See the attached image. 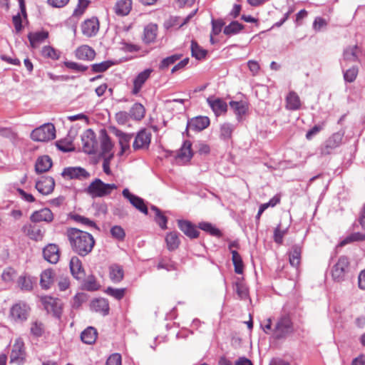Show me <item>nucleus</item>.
I'll return each mask as SVG.
<instances>
[{"label": "nucleus", "mask_w": 365, "mask_h": 365, "mask_svg": "<svg viewBox=\"0 0 365 365\" xmlns=\"http://www.w3.org/2000/svg\"><path fill=\"white\" fill-rule=\"evenodd\" d=\"M113 147V144L112 143L106 131H102L101 134V155L103 157H106L109 155H113V153L111 152Z\"/></svg>", "instance_id": "b1692460"}, {"label": "nucleus", "mask_w": 365, "mask_h": 365, "mask_svg": "<svg viewBox=\"0 0 365 365\" xmlns=\"http://www.w3.org/2000/svg\"><path fill=\"white\" fill-rule=\"evenodd\" d=\"M129 113L126 111H119L115 114V120L120 125L126 124L130 119Z\"/></svg>", "instance_id": "774afa93"}, {"label": "nucleus", "mask_w": 365, "mask_h": 365, "mask_svg": "<svg viewBox=\"0 0 365 365\" xmlns=\"http://www.w3.org/2000/svg\"><path fill=\"white\" fill-rule=\"evenodd\" d=\"M57 148L63 152H70L74 150L72 143L66 140H59L56 143Z\"/></svg>", "instance_id": "338daca9"}, {"label": "nucleus", "mask_w": 365, "mask_h": 365, "mask_svg": "<svg viewBox=\"0 0 365 365\" xmlns=\"http://www.w3.org/2000/svg\"><path fill=\"white\" fill-rule=\"evenodd\" d=\"M157 268L158 269H165L167 271L175 270L177 269L176 264L171 260L162 259L160 260Z\"/></svg>", "instance_id": "13d9d810"}, {"label": "nucleus", "mask_w": 365, "mask_h": 365, "mask_svg": "<svg viewBox=\"0 0 365 365\" xmlns=\"http://www.w3.org/2000/svg\"><path fill=\"white\" fill-rule=\"evenodd\" d=\"M207 101L216 115H220L227 111V105L222 99L208 98Z\"/></svg>", "instance_id": "4be33fe9"}, {"label": "nucleus", "mask_w": 365, "mask_h": 365, "mask_svg": "<svg viewBox=\"0 0 365 365\" xmlns=\"http://www.w3.org/2000/svg\"><path fill=\"white\" fill-rule=\"evenodd\" d=\"M91 306L95 311L103 313L104 315H106L108 313L109 305L107 300L105 299L101 298L93 300Z\"/></svg>", "instance_id": "72a5a7b5"}, {"label": "nucleus", "mask_w": 365, "mask_h": 365, "mask_svg": "<svg viewBox=\"0 0 365 365\" xmlns=\"http://www.w3.org/2000/svg\"><path fill=\"white\" fill-rule=\"evenodd\" d=\"M151 132L148 130L143 129L140 130L135 136L133 144L135 150H146L149 148L151 141Z\"/></svg>", "instance_id": "6e6552de"}, {"label": "nucleus", "mask_w": 365, "mask_h": 365, "mask_svg": "<svg viewBox=\"0 0 365 365\" xmlns=\"http://www.w3.org/2000/svg\"><path fill=\"white\" fill-rule=\"evenodd\" d=\"M52 166L51 159L48 155L39 157L35 165V170L37 173L48 171Z\"/></svg>", "instance_id": "bb28decb"}, {"label": "nucleus", "mask_w": 365, "mask_h": 365, "mask_svg": "<svg viewBox=\"0 0 365 365\" xmlns=\"http://www.w3.org/2000/svg\"><path fill=\"white\" fill-rule=\"evenodd\" d=\"M192 143L189 140H185L180 149L178 150L177 158L183 163L190 160L192 157V151L191 149Z\"/></svg>", "instance_id": "5701e85b"}, {"label": "nucleus", "mask_w": 365, "mask_h": 365, "mask_svg": "<svg viewBox=\"0 0 365 365\" xmlns=\"http://www.w3.org/2000/svg\"><path fill=\"white\" fill-rule=\"evenodd\" d=\"M212 29L210 35V41L213 43V35H217L221 32L222 28L223 26V23L220 20H212Z\"/></svg>", "instance_id": "0e129e2a"}, {"label": "nucleus", "mask_w": 365, "mask_h": 365, "mask_svg": "<svg viewBox=\"0 0 365 365\" xmlns=\"http://www.w3.org/2000/svg\"><path fill=\"white\" fill-rule=\"evenodd\" d=\"M88 4L89 1L88 0H78L77 7L73 11V16H78L82 15L88 7Z\"/></svg>", "instance_id": "e2e57ef3"}, {"label": "nucleus", "mask_w": 365, "mask_h": 365, "mask_svg": "<svg viewBox=\"0 0 365 365\" xmlns=\"http://www.w3.org/2000/svg\"><path fill=\"white\" fill-rule=\"evenodd\" d=\"M358 68L352 66L351 68L344 71V78L346 82L352 83L355 81L358 75Z\"/></svg>", "instance_id": "3c124183"}, {"label": "nucleus", "mask_w": 365, "mask_h": 365, "mask_svg": "<svg viewBox=\"0 0 365 365\" xmlns=\"http://www.w3.org/2000/svg\"><path fill=\"white\" fill-rule=\"evenodd\" d=\"M132 8V0H120L116 2L114 10L118 16H126Z\"/></svg>", "instance_id": "cd10ccee"}, {"label": "nucleus", "mask_w": 365, "mask_h": 365, "mask_svg": "<svg viewBox=\"0 0 365 365\" xmlns=\"http://www.w3.org/2000/svg\"><path fill=\"white\" fill-rule=\"evenodd\" d=\"M56 137V129L53 124L46 123L34 129L31 138L34 141L45 142L53 140Z\"/></svg>", "instance_id": "20e7f679"}, {"label": "nucleus", "mask_w": 365, "mask_h": 365, "mask_svg": "<svg viewBox=\"0 0 365 365\" xmlns=\"http://www.w3.org/2000/svg\"><path fill=\"white\" fill-rule=\"evenodd\" d=\"M30 307L23 302H19L14 304L10 309V317L17 323H22L26 321L29 317Z\"/></svg>", "instance_id": "39448f33"}, {"label": "nucleus", "mask_w": 365, "mask_h": 365, "mask_svg": "<svg viewBox=\"0 0 365 365\" xmlns=\"http://www.w3.org/2000/svg\"><path fill=\"white\" fill-rule=\"evenodd\" d=\"M113 65V63L109 61H103L99 63L92 65V70L96 73H101L106 71Z\"/></svg>", "instance_id": "052dcab7"}, {"label": "nucleus", "mask_w": 365, "mask_h": 365, "mask_svg": "<svg viewBox=\"0 0 365 365\" xmlns=\"http://www.w3.org/2000/svg\"><path fill=\"white\" fill-rule=\"evenodd\" d=\"M178 225L180 230L190 238H197L199 232L195 227L187 220H180L178 221Z\"/></svg>", "instance_id": "412c9836"}, {"label": "nucleus", "mask_w": 365, "mask_h": 365, "mask_svg": "<svg viewBox=\"0 0 365 365\" xmlns=\"http://www.w3.org/2000/svg\"><path fill=\"white\" fill-rule=\"evenodd\" d=\"M17 277L16 271L12 267H6L1 274V279L4 282L9 283L13 282Z\"/></svg>", "instance_id": "de8ad7c7"}, {"label": "nucleus", "mask_w": 365, "mask_h": 365, "mask_svg": "<svg viewBox=\"0 0 365 365\" xmlns=\"http://www.w3.org/2000/svg\"><path fill=\"white\" fill-rule=\"evenodd\" d=\"M191 53L192 56L198 60L205 57L207 51L202 48L195 41L191 42Z\"/></svg>", "instance_id": "a19ab883"}, {"label": "nucleus", "mask_w": 365, "mask_h": 365, "mask_svg": "<svg viewBox=\"0 0 365 365\" xmlns=\"http://www.w3.org/2000/svg\"><path fill=\"white\" fill-rule=\"evenodd\" d=\"M117 135L119 138V143L121 147L120 153L123 154L130 148V141L132 138V135L129 134L124 133L121 131H117Z\"/></svg>", "instance_id": "c9c22d12"}, {"label": "nucleus", "mask_w": 365, "mask_h": 365, "mask_svg": "<svg viewBox=\"0 0 365 365\" xmlns=\"http://www.w3.org/2000/svg\"><path fill=\"white\" fill-rule=\"evenodd\" d=\"M112 237L118 240L122 241L125 237V232L123 228L119 225H115L110 229Z\"/></svg>", "instance_id": "6e6d98bb"}, {"label": "nucleus", "mask_w": 365, "mask_h": 365, "mask_svg": "<svg viewBox=\"0 0 365 365\" xmlns=\"http://www.w3.org/2000/svg\"><path fill=\"white\" fill-rule=\"evenodd\" d=\"M158 26L155 24L147 25L143 31V41L145 43H150L155 41L157 36Z\"/></svg>", "instance_id": "c85d7f7f"}, {"label": "nucleus", "mask_w": 365, "mask_h": 365, "mask_svg": "<svg viewBox=\"0 0 365 365\" xmlns=\"http://www.w3.org/2000/svg\"><path fill=\"white\" fill-rule=\"evenodd\" d=\"M145 109L144 106L139 103H135L131 107L129 115L131 118L135 120H140L145 116Z\"/></svg>", "instance_id": "473e14b6"}, {"label": "nucleus", "mask_w": 365, "mask_h": 365, "mask_svg": "<svg viewBox=\"0 0 365 365\" xmlns=\"http://www.w3.org/2000/svg\"><path fill=\"white\" fill-rule=\"evenodd\" d=\"M62 175L69 179L83 180L88 178L90 175L84 169L81 167H70L63 170Z\"/></svg>", "instance_id": "f8f14e48"}, {"label": "nucleus", "mask_w": 365, "mask_h": 365, "mask_svg": "<svg viewBox=\"0 0 365 365\" xmlns=\"http://www.w3.org/2000/svg\"><path fill=\"white\" fill-rule=\"evenodd\" d=\"M180 55L175 54L164 58L160 63V68H167L169 66L175 63L177 61H178L180 58Z\"/></svg>", "instance_id": "4d7b16f0"}, {"label": "nucleus", "mask_w": 365, "mask_h": 365, "mask_svg": "<svg viewBox=\"0 0 365 365\" xmlns=\"http://www.w3.org/2000/svg\"><path fill=\"white\" fill-rule=\"evenodd\" d=\"M41 54L45 58H49L53 60H58L60 57V52L50 46L43 47Z\"/></svg>", "instance_id": "a18cd8bd"}, {"label": "nucleus", "mask_w": 365, "mask_h": 365, "mask_svg": "<svg viewBox=\"0 0 365 365\" xmlns=\"http://www.w3.org/2000/svg\"><path fill=\"white\" fill-rule=\"evenodd\" d=\"M365 240V235L361 232H354L346 237L341 242V246H344L351 242H361Z\"/></svg>", "instance_id": "8fccbe9b"}, {"label": "nucleus", "mask_w": 365, "mask_h": 365, "mask_svg": "<svg viewBox=\"0 0 365 365\" xmlns=\"http://www.w3.org/2000/svg\"><path fill=\"white\" fill-rule=\"evenodd\" d=\"M230 106L237 115L245 114L247 109L245 103L243 101H231Z\"/></svg>", "instance_id": "09e8293b"}, {"label": "nucleus", "mask_w": 365, "mask_h": 365, "mask_svg": "<svg viewBox=\"0 0 365 365\" xmlns=\"http://www.w3.org/2000/svg\"><path fill=\"white\" fill-rule=\"evenodd\" d=\"M75 55L79 60L92 61L95 58L96 52L89 46L82 45L76 48Z\"/></svg>", "instance_id": "aec40b11"}, {"label": "nucleus", "mask_w": 365, "mask_h": 365, "mask_svg": "<svg viewBox=\"0 0 365 365\" xmlns=\"http://www.w3.org/2000/svg\"><path fill=\"white\" fill-rule=\"evenodd\" d=\"M25 356L24 344L21 339H17L11 349L10 361L20 365L24 362Z\"/></svg>", "instance_id": "9d476101"}, {"label": "nucleus", "mask_w": 365, "mask_h": 365, "mask_svg": "<svg viewBox=\"0 0 365 365\" xmlns=\"http://www.w3.org/2000/svg\"><path fill=\"white\" fill-rule=\"evenodd\" d=\"M70 269L73 276L77 279H81L84 277V271L82 268L81 260L77 257H73L70 261Z\"/></svg>", "instance_id": "393cba45"}, {"label": "nucleus", "mask_w": 365, "mask_h": 365, "mask_svg": "<svg viewBox=\"0 0 365 365\" xmlns=\"http://www.w3.org/2000/svg\"><path fill=\"white\" fill-rule=\"evenodd\" d=\"M110 276L113 282H118L123 277V270L118 265H113L110 267Z\"/></svg>", "instance_id": "c03bdc74"}, {"label": "nucleus", "mask_w": 365, "mask_h": 365, "mask_svg": "<svg viewBox=\"0 0 365 365\" xmlns=\"http://www.w3.org/2000/svg\"><path fill=\"white\" fill-rule=\"evenodd\" d=\"M344 132L339 131L332 134L321 148V153L322 155H329L333 150L338 148L343 140Z\"/></svg>", "instance_id": "423d86ee"}, {"label": "nucleus", "mask_w": 365, "mask_h": 365, "mask_svg": "<svg viewBox=\"0 0 365 365\" xmlns=\"http://www.w3.org/2000/svg\"><path fill=\"white\" fill-rule=\"evenodd\" d=\"M233 130V125L227 123H223L220 126V138L225 140H229L232 136Z\"/></svg>", "instance_id": "37998d69"}, {"label": "nucleus", "mask_w": 365, "mask_h": 365, "mask_svg": "<svg viewBox=\"0 0 365 365\" xmlns=\"http://www.w3.org/2000/svg\"><path fill=\"white\" fill-rule=\"evenodd\" d=\"M198 227L201 229L202 230L208 232L212 236L215 237H220L221 236V232L219 229H217L216 227H215L213 225H212L210 222H200L198 225Z\"/></svg>", "instance_id": "58836bf2"}, {"label": "nucleus", "mask_w": 365, "mask_h": 365, "mask_svg": "<svg viewBox=\"0 0 365 365\" xmlns=\"http://www.w3.org/2000/svg\"><path fill=\"white\" fill-rule=\"evenodd\" d=\"M32 222H51L53 220V215L50 209L43 208L40 210L35 211L30 217Z\"/></svg>", "instance_id": "a211bd4d"}, {"label": "nucleus", "mask_w": 365, "mask_h": 365, "mask_svg": "<svg viewBox=\"0 0 365 365\" xmlns=\"http://www.w3.org/2000/svg\"><path fill=\"white\" fill-rule=\"evenodd\" d=\"M66 236L73 252L81 256L89 254L95 245L92 235L76 228H68Z\"/></svg>", "instance_id": "f257e3e1"}, {"label": "nucleus", "mask_w": 365, "mask_h": 365, "mask_svg": "<svg viewBox=\"0 0 365 365\" xmlns=\"http://www.w3.org/2000/svg\"><path fill=\"white\" fill-rule=\"evenodd\" d=\"M235 291L241 299H246L248 297V289L245 284L243 282L242 278H237L235 283Z\"/></svg>", "instance_id": "e433bc0d"}, {"label": "nucleus", "mask_w": 365, "mask_h": 365, "mask_svg": "<svg viewBox=\"0 0 365 365\" xmlns=\"http://www.w3.org/2000/svg\"><path fill=\"white\" fill-rule=\"evenodd\" d=\"M210 125V119L206 116H197L188 121L187 129L200 131Z\"/></svg>", "instance_id": "f3484780"}, {"label": "nucleus", "mask_w": 365, "mask_h": 365, "mask_svg": "<svg viewBox=\"0 0 365 365\" xmlns=\"http://www.w3.org/2000/svg\"><path fill=\"white\" fill-rule=\"evenodd\" d=\"M231 253L232 260L235 267V272L239 274H242L244 266L241 256L236 250H231Z\"/></svg>", "instance_id": "4c0bfd02"}, {"label": "nucleus", "mask_w": 365, "mask_h": 365, "mask_svg": "<svg viewBox=\"0 0 365 365\" xmlns=\"http://www.w3.org/2000/svg\"><path fill=\"white\" fill-rule=\"evenodd\" d=\"M83 287L86 290L93 291L97 290L98 289L99 285L98 284L94 277L90 276L85 281Z\"/></svg>", "instance_id": "680f3d73"}, {"label": "nucleus", "mask_w": 365, "mask_h": 365, "mask_svg": "<svg viewBox=\"0 0 365 365\" xmlns=\"http://www.w3.org/2000/svg\"><path fill=\"white\" fill-rule=\"evenodd\" d=\"M43 234V231L37 227H31V229L29 230V236L31 239L36 241L42 240Z\"/></svg>", "instance_id": "bf43d9fd"}, {"label": "nucleus", "mask_w": 365, "mask_h": 365, "mask_svg": "<svg viewBox=\"0 0 365 365\" xmlns=\"http://www.w3.org/2000/svg\"><path fill=\"white\" fill-rule=\"evenodd\" d=\"M44 332V325L43 323L36 321L31 323V333L36 336L39 337L43 335Z\"/></svg>", "instance_id": "603ef678"}, {"label": "nucleus", "mask_w": 365, "mask_h": 365, "mask_svg": "<svg viewBox=\"0 0 365 365\" xmlns=\"http://www.w3.org/2000/svg\"><path fill=\"white\" fill-rule=\"evenodd\" d=\"M168 249L169 250H176L180 245L178 234L176 232H171L165 237Z\"/></svg>", "instance_id": "f704fd0d"}, {"label": "nucleus", "mask_w": 365, "mask_h": 365, "mask_svg": "<svg viewBox=\"0 0 365 365\" xmlns=\"http://www.w3.org/2000/svg\"><path fill=\"white\" fill-rule=\"evenodd\" d=\"M98 29L99 22L96 17L84 21L81 25L82 33L88 37L95 36L98 31Z\"/></svg>", "instance_id": "2eb2a0df"}, {"label": "nucleus", "mask_w": 365, "mask_h": 365, "mask_svg": "<svg viewBox=\"0 0 365 365\" xmlns=\"http://www.w3.org/2000/svg\"><path fill=\"white\" fill-rule=\"evenodd\" d=\"M54 272L52 269H48L42 272L41 274L40 284L43 289H47L53 283Z\"/></svg>", "instance_id": "c756f323"}, {"label": "nucleus", "mask_w": 365, "mask_h": 365, "mask_svg": "<svg viewBox=\"0 0 365 365\" xmlns=\"http://www.w3.org/2000/svg\"><path fill=\"white\" fill-rule=\"evenodd\" d=\"M243 29V25L238 21H232L224 29V34L226 35H235Z\"/></svg>", "instance_id": "79ce46f5"}, {"label": "nucleus", "mask_w": 365, "mask_h": 365, "mask_svg": "<svg viewBox=\"0 0 365 365\" xmlns=\"http://www.w3.org/2000/svg\"><path fill=\"white\" fill-rule=\"evenodd\" d=\"M359 48L357 46L346 48L343 53V60L348 62H355L358 60Z\"/></svg>", "instance_id": "2f4dec72"}, {"label": "nucleus", "mask_w": 365, "mask_h": 365, "mask_svg": "<svg viewBox=\"0 0 365 365\" xmlns=\"http://www.w3.org/2000/svg\"><path fill=\"white\" fill-rule=\"evenodd\" d=\"M18 286L21 289L29 291L33 288V282L30 277L21 276L19 277Z\"/></svg>", "instance_id": "49530a36"}, {"label": "nucleus", "mask_w": 365, "mask_h": 365, "mask_svg": "<svg viewBox=\"0 0 365 365\" xmlns=\"http://www.w3.org/2000/svg\"><path fill=\"white\" fill-rule=\"evenodd\" d=\"M81 140L83 143V149L85 153L88 154L96 153L98 145L96 139V135L92 130H86L83 133L81 137Z\"/></svg>", "instance_id": "0eeeda50"}, {"label": "nucleus", "mask_w": 365, "mask_h": 365, "mask_svg": "<svg viewBox=\"0 0 365 365\" xmlns=\"http://www.w3.org/2000/svg\"><path fill=\"white\" fill-rule=\"evenodd\" d=\"M349 262L346 257L341 256L336 264L333 267L331 273L335 281L340 282L344 279L346 272L348 270Z\"/></svg>", "instance_id": "1a4fd4ad"}, {"label": "nucleus", "mask_w": 365, "mask_h": 365, "mask_svg": "<svg viewBox=\"0 0 365 365\" xmlns=\"http://www.w3.org/2000/svg\"><path fill=\"white\" fill-rule=\"evenodd\" d=\"M123 196L126 198L130 203L135 207L137 210H138L140 212L147 215L148 214V208L145 205L144 200L131 192H130L128 188H125L122 192Z\"/></svg>", "instance_id": "9b49d317"}, {"label": "nucleus", "mask_w": 365, "mask_h": 365, "mask_svg": "<svg viewBox=\"0 0 365 365\" xmlns=\"http://www.w3.org/2000/svg\"><path fill=\"white\" fill-rule=\"evenodd\" d=\"M48 32L46 31H40L36 32H30L28 34V38L30 42V45L33 48H36L40 44L44 42L48 38Z\"/></svg>", "instance_id": "6ab92c4d"}, {"label": "nucleus", "mask_w": 365, "mask_h": 365, "mask_svg": "<svg viewBox=\"0 0 365 365\" xmlns=\"http://www.w3.org/2000/svg\"><path fill=\"white\" fill-rule=\"evenodd\" d=\"M286 108L291 110L297 109V94L290 91L286 98Z\"/></svg>", "instance_id": "864d4df0"}, {"label": "nucleus", "mask_w": 365, "mask_h": 365, "mask_svg": "<svg viewBox=\"0 0 365 365\" xmlns=\"http://www.w3.org/2000/svg\"><path fill=\"white\" fill-rule=\"evenodd\" d=\"M55 182L51 177H42L36 182V190L42 195H48L54 189Z\"/></svg>", "instance_id": "ddd939ff"}, {"label": "nucleus", "mask_w": 365, "mask_h": 365, "mask_svg": "<svg viewBox=\"0 0 365 365\" xmlns=\"http://www.w3.org/2000/svg\"><path fill=\"white\" fill-rule=\"evenodd\" d=\"M46 309L48 312H52L53 315L60 318L61 315V304L57 299L48 298L44 301Z\"/></svg>", "instance_id": "a878e982"}, {"label": "nucleus", "mask_w": 365, "mask_h": 365, "mask_svg": "<svg viewBox=\"0 0 365 365\" xmlns=\"http://www.w3.org/2000/svg\"><path fill=\"white\" fill-rule=\"evenodd\" d=\"M118 186L115 184L104 183L100 179H96L88 186V192L93 197H103L116 190Z\"/></svg>", "instance_id": "7ed1b4c3"}, {"label": "nucleus", "mask_w": 365, "mask_h": 365, "mask_svg": "<svg viewBox=\"0 0 365 365\" xmlns=\"http://www.w3.org/2000/svg\"><path fill=\"white\" fill-rule=\"evenodd\" d=\"M150 209L155 212V220L162 229L167 227V217L162 214L161 211L155 206L152 205Z\"/></svg>", "instance_id": "ea45409f"}, {"label": "nucleus", "mask_w": 365, "mask_h": 365, "mask_svg": "<svg viewBox=\"0 0 365 365\" xmlns=\"http://www.w3.org/2000/svg\"><path fill=\"white\" fill-rule=\"evenodd\" d=\"M73 219L76 222L81 223L86 227L98 229V227L96 226V223L87 217H85L79 215H75L73 216Z\"/></svg>", "instance_id": "5fc2aeb1"}, {"label": "nucleus", "mask_w": 365, "mask_h": 365, "mask_svg": "<svg viewBox=\"0 0 365 365\" xmlns=\"http://www.w3.org/2000/svg\"><path fill=\"white\" fill-rule=\"evenodd\" d=\"M153 70L148 68L138 73L133 80V86L131 91L133 95H137L143 88L144 83L150 78Z\"/></svg>", "instance_id": "4468645a"}, {"label": "nucleus", "mask_w": 365, "mask_h": 365, "mask_svg": "<svg viewBox=\"0 0 365 365\" xmlns=\"http://www.w3.org/2000/svg\"><path fill=\"white\" fill-rule=\"evenodd\" d=\"M44 259L51 264L58 262L60 252L58 246L55 244L48 245L43 250Z\"/></svg>", "instance_id": "dca6fc26"}, {"label": "nucleus", "mask_w": 365, "mask_h": 365, "mask_svg": "<svg viewBox=\"0 0 365 365\" xmlns=\"http://www.w3.org/2000/svg\"><path fill=\"white\" fill-rule=\"evenodd\" d=\"M97 338V331L96 329L89 327L86 329L81 335L82 341L87 344H92L94 343Z\"/></svg>", "instance_id": "7c9ffc66"}, {"label": "nucleus", "mask_w": 365, "mask_h": 365, "mask_svg": "<svg viewBox=\"0 0 365 365\" xmlns=\"http://www.w3.org/2000/svg\"><path fill=\"white\" fill-rule=\"evenodd\" d=\"M294 331L293 323L288 314L282 316L274 329L273 337L277 339L287 337Z\"/></svg>", "instance_id": "f03ea898"}, {"label": "nucleus", "mask_w": 365, "mask_h": 365, "mask_svg": "<svg viewBox=\"0 0 365 365\" xmlns=\"http://www.w3.org/2000/svg\"><path fill=\"white\" fill-rule=\"evenodd\" d=\"M106 292L116 299H120L125 294V289H114L111 287L107 288Z\"/></svg>", "instance_id": "69168bd1"}]
</instances>
